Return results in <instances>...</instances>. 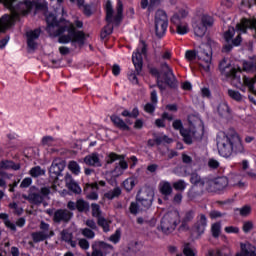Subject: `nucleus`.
I'll list each match as a JSON object with an SVG mask.
<instances>
[{"label": "nucleus", "mask_w": 256, "mask_h": 256, "mask_svg": "<svg viewBox=\"0 0 256 256\" xmlns=\"http://www.w3.org/2000/svg\"><path fill=\"white\" fill-rule=\"evenodd\" d=\"M46 31L50 37H59V43H85V34L81 31H75L73 23L65 20L57 21L53 14L46 15Z\"/></svg>", "instance_id": "1"}, {"label": "nucleus", "mask_w": 256, "mask_h": 256, "mask_svg": "<svg viewBox=\"0 0 256 256\" xmlns=\"http://www.w3.org/2000/svg\"><path fill=\"white\" fill-rule=\"evenodd\" d=\"M220 71L222 75L228 77L232 80L233 85L239 87L240 85H246L250 93L256 95L255 83H256V74L253 78L243 76L241 73V68H233L231 65L227 64V61H222L220 63ZM244 71H254L256 73V57L253 58L251 63L244 64ZM243 77V79H241Z\"/></svg>", "instance_id": "2"}, {"label": "nucleus", "mask_w": 256, "mask_h": 256, "mask_svg": "<svg viewBox=\"0 0 256 256\" xmlns=\"http://www.w3.org/2000/svg\"><path fill=\"white\" fill-rule=\"evenodd\" d=\"M0 3H4L5 7L11 11V15L5 14L0 18V33H5L15 23V19L19 18V15H27L33 7L31 1L22 2L17 6H13L15 0H0Z\"/></svg>", "instance_id": "3"}, {"label": "nucleus", "mask_w": 256, "mask_h": 256, "mask_svg": "<svg viewBox=\"0 0 256 256\" xmlns=\"http://www.w3.org/2000/svg\"><path fill=\"white\" fill-rule=\"evenodd\" d=\"M216 141L221 157H231L233 153H245V147L237 133L227 136L224 132H220Z\"/></svg>", "instance_id": "4"}, {"label": "nucleus", "mask_w": 256, "mask_h": 256, "mask_svg": "<svg viewBox=\"0 0 256 256\" xmlns=\"http://www.w3.org/2000/svg\"><path fill=\"white\" fill-rule=\"evenodd\" d=\"M187 61H196L200 71L209 73L213 67V50H211V45L201 44L199 50H187L185 53Z\"/></svg>", "instance_id": "5"}, {"label": "nucleus", "mask_w": 256, "mask_h": 256, "mask_svg": "<svg viewBox=\"0 0 256 256\" xmlns=\"http://www.w3.org/2000/svg\"><path fill=\"white\" fill-rule=\"evenodd\" d=\"M237 29V36L233 40V37H235V28L230 27L228 28V31L225 32L224 38L227 43H231L234 45V47H239L241 45V33H247V29H254V37L256 38V19H242L239 24L236 26Z\"/></svg>", "instance_id": "6"}, {"label": "nucleus", "mask_w": 256, "mask_h": 256, "mask_svg": "<svg viewBox=\"0 0 256 256\" xmlns=\"http://www.w3.org/2000/svg\"><path fill=\"white\" fill-rule=\"evenodd\" d=\"M192 22L194 23V35H196V37H203L205 33H207V27L213 25V17L200 10L196 13Z\"/></svg>", "instance_id": "7"}, {"label": "nucleus", "mask_w": 256, "mask_h": 256, "mask_svg": "<svg viewBox=\"0 0 256 256\" xmlns=\"http://www.w3.org/2000/svg\"><path fill=\"white\" fill-rule=\"evenodd\" d=\"M162 72L164 73V82L161 78V73L156 68H152L150 70L151 75L157 77V85L160 91L165 89L166 85H173V81H175V75L173 74V69L169 67L167 63L162 64Z\"/></svg>", "instance_id": "8"}, {"label": "nucleus", "mask_w": 256, "mask_h": 256, "mask_svg": "<svg viewBox=\"0 0 256 256\" xmlns=\"http://www.w3.org/2000/svg\"><path fill=\"white\" fill-rule=\"evenodd\" d=\"M188 15L189 12L187 10L181 9L171 17V23L178 35H187L189 33V24L185 22V17Z\"/></svg>", "instance_id": "9"}, {"label": "nucleus", "mask_w": 256, "mask_h": 256, "mask_svg": "<svg viewBox=\"0 0 256 256\" xmlns=\"http://www.w3.org/2000/svg\"><path fill=\"white\" fill-rule=\"evenodd\" d=\"M105 12L106 21L108 23H120L121 19H123V2L118 0L115 12V10H113V3L108 0L105 4Z\"/></svg>", "instance_id": "10"}, {"label": "nucleus", "mask_w": 256, "mask_h": 256, "mask_svg": "<svg viewBox=\"0 0 256 256\" xmlns=\"http://www.w3.org/2000/svg\"><path fill=\"white\" fill-rule=\"evenodd\" d=\"M179 225V212L173 211L167 213L161 220V229L163 233H173L175 228Z\"/></svg>", "instance_id": "11"}, {"label": "nucleus", "mask_w": 256, "mask_h": 256, "mask_svg": "<svg viewBox=\"0 0 256 256\" xmlns=\"http://www.w3.org/2000/svg\"><path fill=\"white\" fill-rule=\"evenodd\" d=\"M169 27V19L167 13L163 10H158L155 14L154 29L157 37H163L167 33Z\"/></svg>", "instance_id": "12"}, {"label": "nucleus", "mask_w": 256, "mask_h": 256, "mask_svg": "<svg viewBox=\"0 0 256 256\" xmlns=\"http://www.w3.org/2000/svg\"><path fill=\"white\" fill-rule=\"evenodd\" d=\"M172 127L177 131H180V135L183 137L184 142H186L187 145H191V143H193V139L197 138V131L184 129L183 122L179 119L173 121Z\"/></svg>", "instance_id": "13"}, {"label": "nucleus", "mask_w": 256, "mask_h": 256, "mask_svg": "<svg viewBox=\"0 0 256 256\" xmlns=\"http://www.w3.org/2000/svg\"><path fill=\"white\" fill-rule=\"evenodd\" d=\"M155 197V192L152 188H144L140 190L137 194L136 201L144 207V209H149L153 204V198Z\"/></svg>", "instance_id": "14"}, {"label": "nucleus", "mask_w": 256, "mask_h": 256, "mask_svg": "<svg viewBox=\"0 0 256 256\" xmlns=\"http://www.w3.org/2000/svg\"><path fill=\"white\" fill-rule=\"evenodd\" d=\"M145 51H147V47L144 43L140 44L137 48L136 52L132 55V62L137 71V73H141V69L143 67V56L145 55Z\"/></svg>", "instance_id": "15"}, {"label": "nucleus", "mask_w": 256, "mask_h": 256, "mask_svg": "<svg viewBox=\"0 0 256 256\" xmlns=\"http://www.w3.org/2000/svg\"><path fill=\"white\" fill-rule=\"evenodd\" d=\"M64 169H65V162H63V160L59 158L54 159L52 162V165L49 168L50 178L59 179Z\"/></svg>", "instance_id": "16"}, {"label": "nucleus", "mask_w": 256, "mask_h": 256, "mask_svg": "<svg viewBox=\"0 0 256 256\" xmlns=\"http://www.w3.org/2000/svg\"><path fill=\"white\" fill-rule=\"evenodd\" d=\"M229 185V181L225 177L216 178L214 180H208L206 190L207 191H223L225 187Z\"/></svg>", "instance_id": "17"}, {"label": "nucleus", "mask_w": 256, "mask_h": 256, "mask_svg": "<svg viewBox=\"0 0 256 256\" xmlns=\"http://www.w3.org/2000/svg\"><path fill=\"white\" fill-rule=\"evenodd\" d=\"M53 184L51 186V188L49 187H43L41 188V194L43 195V197H47V195H50V193H61L62 195L65 194V190H63V181L59 180V178L57 179H52Z\"/></svg>", "instance_id": "18"}, {"label": "nucleus", "mask_w": 256, "mask_h": 256, "mask_svg": "<svg viewBox=\"0 0 256 256\" xmlns=\"http://www.w3.org/2000/svg\"><path fill=\"white\" fill-rule=\"evenodd\" d=\"M92 249V256H105L104 253H107V251H113V246L105 242H95Z\"/></svg>", "instance_id": "19"}, {"label": "nucleus", "mask_w": 256, "mask_h": 256, "mask_svg": "<svg viewBox=\"0 0 256 256\" xmlns=\"http://www.w3.org/2000/svg\"><path fill=\"white\" fill-rule=\"evenodd\" d=\"M207 229V217L205 214H200L197 218V222L194 225L193 231L196 233L197 237H201Z\"/></svg>", "instance_id": "20"}, {"label": "nucleus", "mask_w": 256, "mask_h": 256, "mask_svg": "<svg viewBox=\"0 0 256 256\" xmlns=\"http://www.w3.org/2000/svg\"><path fill=\"white\" fill-rule=\"evenodd\" d=\"M39 35H41V31L39 29L30 30L26 33L29 49H37V40L39 39Z\"/></svg>", "instance_id": "21"}, {"label": "nucleus", "mask_w": 256, "mask_h": 256, "mask_svg": "<svg viewBox=\"0 0 256 256\" xmlns=\"http://www.w3.org/2000/svg\"><path fill=\"white\" fill-rule=\"evenodd\" d=\"M73 213L67 209H59L54 213L55 223H61V221L67 222L71 220Z\"/></svg>", "instance_id": "22"}, {"label": "nucleus", "mask_w": 256, "mask_h": 256, "mask_svg": "<svg viewBox=\"0 0 256 256\" xmlns=\"http://www.w3.org/2000/svg\"><path fill=\"white\" fill-rule=\"evenodd\" d=\"M84 191L86 193L87 199H91L92 201H96V199H99V194L97 193V191H99V184H87Z\"/></svg>", "instance_id": "23"}, {"label": "nucleus", "mask_w": 256, "mask_h": 256, "mask_svg": "<svg viewBox=\"0 0 256 256\" xmlns=\"http://www.w3.org/2000/svg\"><path fill=\"white\" fill-rule=\"evenodd\" d=\"M117 160H119V163L117 166L120 167V169L126 171V169L129 168V164H127V161H125L123 156H119L115 153H110L107 157L108 164L114 163V161H117Z\"/></svg>", "instance_id": "24"}, {"label": "nucleus", "mask_w": 256, "mask_h": 256, "mask_svg": "<svg viewBox=\"0 0 256 256\" xmlns=\"http://www.w3.org/2000/svg\"><path fill=\"white\" fill-rule=\"evenodd\" d=\"M241 252H238L236 256H256V248L251 243H241Z\"/></svg>", "instance_id": "25"}, {"label": "nucleus", "mask_w": 256, "mask_h": 256, "mask_svg": "<svg viewBox=\"0 0 256 256\" xmlns=\"http://www.w3.org/2000/svg\"><path fill=\"white\" fill-rule=\"evenodd\" d=\"M83 161L90 167H101V158H99V154L97 153L87 155Z\"/></svg>", "instance_id": "26"}, {"label": "nucleus", "mask_w": 256, "mask_h": 256, "mask_svg": "<svg viewBox=\"0 0 256 256\" xmlns=\"http://www.w3.org/2000/svg\"><path fill=\"white\" fill-rule=\"evenodd\" d=\"M65 183H66V187L73 193H77V194L81 193V187H79V184L74 182L73 177H71L70 174H66Z\"/></svg>", "instance_id": "27"}, {"label": "nucleus", "mask_w": 256, "mask_h": 256, "mask_svg": "<svg viewBox=\"0 0 256 256\" xmlns=\"http://www.w3.org/2000/svg\"><path fill=\"white\" fill-rule=\"evenodd\" d=\"M158 189L164 197H169L173 193V187L171 186V183L168 181H161L158 185Z\"/></svg>", "instance_id": "28"}, {"label": "nucleus", "mask_w": 256, "mask_h": 256, "mask_svg": "<svg viewBox=\"0 0 256 256\" xmlns=\"http://www.w3.org/2000/svg\"><path fill=\"white\" fill-rule=\"evenodd\" d=\"M190 181L196 187H201L202 189H207V183L209 182V179L201 178V176H198L197 174H192Z\"/></svg>", "instance_id": "29"}, {"label": "nucleus", "mask_w": 256, "mask_h": 256, "mask_svg": "<svg viewBox=\"0 0 256 256\" xmlns=\"http://www.w3.org/2000/svg\"><path fill=\"white\" fill-rule=\"evenodd\" d=\"M22 197L23 199H26V201H29V203H32V205H41L44 199L39 193H30L28 196L23 194Z\"/></svg>", "instance_id": "30"}, {"label": "nucleus", "mask_w": 256, "mask_h": 256, "mask_svg": "<svg viewBox=\"0 0 256 256\" xmlns=\"http://www.w3.org/2000/svg\"><path fill=\"white\" fill-rule=\"evenodd\" d=\"M217 112L220 115V117H223L224 119H229V117H231V109L229 108V105H227L226 102H221L218 105Z\"/></svg>", "instance_id": "31"}, {"label": "nucleus", "mask_w": 256, "mask_h": 256, "mask_svg": "<svg viewBox=\"0 0 256 256\" xmlns=\"http://www.w3.org/2000/svg\"><path fill=\"white\" fill-rule=\"evenodd\" d=\"M194 217H195V212H193V211L186 212V214L182 220V225H181L180 229L182 231H189V225L187 223L193 221Z\"/></svg>", "instance_id": "32"}, {"label": "nucleus", "mask_w": 256, "mask_h": 256, "mask_svg": "<svg viewBox=\"0 0 256 256\" xmlns=\"http://www.w3.org/2000/svg\"><path fill=\"white\" fill-rule=\"evenodd\" d=\"M139 183V180L135 176H131L123 181L122 185L126 191H133L135 185Z\"/></svg>", "instance_id": "33"}, {"label": "nucleus", "mask_w": 256, "mask_h": 256, "mask_svg": "<svg viewBox=\"0 0 256 256\" xmlns=\"http://www.w3.org/2000/svg\"><path fill=\"white\" fill-rule=\"evenodd\" d=\"M111 121L116 127H118V129H121L122 131H129L128 125L120 117L113 115L111 116Z\"/></svg>", "instance_id": "34"}, {"label": "nucleus", "mask_w": 256, "mask_h": 256, "mask_svg": "<svg viewBox=\"0 0 256 256\" xmlns=\"http://www.w3.org/2000/svg\"><path fill=\"white\" fill-rule=\"evenodd\" d=\"M151 101L153 104L148 103L144 106V111H146V113H153V111H155V105H157V92L156 91L151 92Z\"/></svg>", "instance_id": "35"}, {"label": "nucleus", "mask_w": 256, "mask_h": 256, "mask_svg": "<svg viewBox=\"0 0 256 256\" xmlns=\"http://www.w3.org/2000/svg\"><path fill=\"white\" fill-rule=\"evenodd\" d=\"M0 219H2L4 221V225L8 229H10L11 231H17V227L15 226V223H13V222H11V220H9V215H7L6 213H1Z\"/></svg>", "instance_id": "36"}, {"label": "nucleus", "mask_w": 256, "mask_h": 256, "mask_svg": "<svg viewBox=\"0 0 256 256\" xmlns=\"http://www.w3.org/2000/svg\"><path fill=\"white\" fill-rule=\"evenodd\" d=\"M230 184L233 187H237L238 189H243L244 187H247V183L241 181V177L235 175L230 179Z\"/></svg>", "instance_id": "37"}, {"label": "nucleus", "mask_w": 256, "mask_h": 256, "mask_svg": "<svg viewBox=\"0 0 256 256\" xmlns=\"http://www.w3.org/2000/svg\"><path fill=\"white\" fill-rule=\"evenodd\" d=\"M143 209L146 208L143 207V205L139 204L137 200L135 202H132L129 207L131 215H137V213H139V211H143Z\"/></svg>", "instance_id": "38"}, {"label": "nucleus", "mask_w": 256, "mask_h": 256, "mask_svg": "<svg viewBox=\"0 0 256 256\" xmlns=\"http://www.w3.org/2000/svg\"><path fill=\"white\" fill-rule=\"evenodd\" d=\"M0 169H14V171H18L20 169L19 164H15L11 161H2L0 162Z\"/></svg>", "instance_id": "39"}, {"label": "nucleus", "mask_w": 256, "mask_h": 256, "mask_svg": "<svg viewBox=\"0 0 256 256\" xmlns=\"http://www.w3.org/2000/svg\"><path fill=\"white\" fill-rule=\"evenodd\" d=\"M42 145L43 147H55V145H57V140L51 136H44L42 138Z\"/></svg>", "instance_id": "40"}, {"label": "nucleus", "mask_w": 256, "mask_h": 256, "mask_svg": "<svg viewBox=\"0 0 256 256\" xmlns=\"http://www.w3.org/2000/svg\"><path fill=\"white\" fill-rule=\"evenodd\" d=\"M68 169L74 175H79V173H81V166H79V164L76 161H70L68 163Z\"/></svg>", "instance_id": "41"}, {"label": "nucleus", "mask_w": 256, "mask_h": 256, "mask_svg": "<svg viewBox=\"0 0 256 256\" xmlns=\"http://www.w3.org/2000/svg\"><path fill=\"white\" fill-rule=\"evenodd\" d=\"M47 233H43L42 231L40 232H34L32 233V239L34 243H39L41 241H45L47 239Z\"/></svg>", "instance_id": "42"}, {"label": "nucleus", "mask_w": 256, "mask_h": 256, "mask_svg": "<svg viewBox=\"0 0 256 256\" xmlns=\"http://www.w3.org/2000/svg\"><path fill=\"white\" fill-rule=\"evenodd\" d=\"M121 195V188L116 187L113 190H110L104 194L106 199H115V197H119Z\"/></svg>", "instance_id": "43"}, {"label": "nucleus", "mask_w": 256, "mask_h": 256, "mask_svg": "<svg viewBox=\"0 0 256 256\" xmlns=\"http://www.w3.org/2000/svg\"><path fill=\"white\" fill-rule=\"evenodd\" d=\"M183 254L185 256H195L197 255V250H195L191 244H185L183 248Z\"/></svg>", "instance_id": "44"}, {"label": "nucleus", "mask_w": 256, "mask_h": 256, "mask_svg": "<svg viewBox=\"0 0 256 256\" xmlns=\"http://www.w3.org/2000/svg\"><path fill=\"white\" fill-rule=\"evenodd\" d=\"M63 241L70 243L71 247H75V242L72 241L73 234L69 233L67 230L62 231L61 233Z\"/></svg>", "instance_id": "45"}, {"label": "nucleus", "mask_w": 256, "mask_h": 256, "mask_svg": "<svg viewBox=\"0 0 256 256\" xmlns=\"http://www.w3.org/2000/svg\"><path fill=\"white\" fill-rule=\"evenodd\" d=\"M228 95L231 99H233L234 101H242L243 100V95H241V93L239 91L236 90H228Z\"/></svg>", "instance_id": "46"}, {"label": "nucleus", "mask_w": 256, "mask_h": 256, "mask_svg": "<svg viewBox=\"0 0 256 256\" xmlns=\"http://www.w3.org/2000/svg\"><path fill=\"white\" fill-rule=\"evenodd\" d=\"M173 188L175 191H183L184 189H187V183L185 180H178L173 183Z\"/></svg>", "instance_id": "47"}, {"label": "nucleus", "mask_w": 256, "mask_h": 256, "mask_svg": "<svg viewBox=\"0 0 256 256\" xmlns=\"http://www.w3.org/2000/svg\"><path fill=\"white\" fill-rule=\"evenodd\" d=\"M40 229H41L42 233H46L47 234V237L53 236V231L49 227V224L45 223L44 221H42L40 223Z\"/></svg>", "instance_id": "48"}, {"label": "nucleus", "mask_w": 256, "mask_h": 256, "mask_svg": "<svg viewBox=\"0 0 256 256\" xmlns=\"http://www.w3.org/2000/svg\"><path fill=\"white\" fill-rule=\"evenodd\" d=\"M111 222L107 221V219L103 218V217H99L98 218V225L100 227H102L103 231H105V233H107L109 231V225Z\"/></svg>", "instance_id": "49"}, {"label": "nucleus", "mask_w": 256, "mask_h": 256, "mask_svg": "<svg viewBox=\"0 0 256 256\" xmlns=\"http://www.w3.org/2000/svg\"><path fill=\"white\" fill-rule=\"evenodd\" d=\"M211 231L213 237H219V235H221V223L217 222L212 224Z\"/></svg>", "instance_id": "50"}, {"label": "nucleus", "mask_w": 256, "mask_h": 256, "mask_svg": "<svg viewBox=\"0 0 256 256\" xmlns=\"http://www.w3.org/2000/svg\"><path fill=\"white\" fill-rule=\"evenodd\" d=\"M45 173V170L41 169L39 166L30 169L31 177H41Z\"/></svg>", "instance_id": "51"}, {"label": "nucleus", "mask_w": 256, "mask_h": 256, "mask_svg": "<svg viewBox=\"0 0 256 256\" xmlns=\"http://www.w3.org/2000/svg\"><path fill=\"white\" fill-rule=\"evenodd\" d=\"M238 211L242 217H247L248 215H251V206H243L242 208H239Z\"/></svg>", "instance_id": "52"}, {"label": "nucleus", "mask_w": 256, "mask_h": 256, "mask_svg": "<svg viewBox=\"0 0 256 256\" xmlns=\"http://www.w3.org/2000/svg\"><path fill=\"white\" fill-rule=\"evenodd\" d=\"M76 209H78V211H85L86 209H89V204L84 200H78L76 202Z\"/></svg>", "instance_id": "53"}, {"label": "nucleus", "mask_w": 256, "mask_h": 256, "mask_svg": "<svg viewBox=\"0 0 256 256\" xmlns=\"http://www.w3.org/2000/svg\"><path fill=\"white\" fill-rule=\"evenodd\" d=\"M92 215L93 217H101V208L98 204H92Z\"/></svg>", "instance_id": "54"}, {"label": "nucleus", "mask_w": 256, "mask_h": 256, "mask_svg": "<svg viewBox=\"0 0 256 256\" xmlns=\"http://www.w3.org/2000/svg\"><path fill=\"white\" fill-rule=\"evenodd\" d=\"M121 239V231L120 230H116V232L110 236L109 241H111L112 243H117L118 241H120Z\"/></svg>", "instance_id": "55"}, {"label": "nucleus", "mask_w": 256, "mask_h": 256, "mask_svg": "<svg viewBox=\"0 0 256 256\" xmlns=\"http://www.w3.org/2000/svg\"><path fill=\"white\" fill-rule=\"evenodd\" d=\"M82 235H84V237H87V239H93L95 237V232H93V230L86 228L82 230Z\"/></svg>", "instance_id": "56"}, {"label": "nucleus", "mask_w": 256, "mask_h": 256, "mask_svg": "<svg viewBox=\"0 0 256 256\" xmlns=\"http://www.w3.org/2000/svg\"><path fill=\"white\" fill-rule=\"evenodd\" d=\"M253 229V223L251 221L244 222L243 231L244 233H249Z\"/></svg>", "instance_id": "57"}, {"label": "nucleus", "mask_w": 256, "mask_h": 256, "mask_svg": "<svg viewBox=\"0 0 256 256\" xmlns=\"http://www.w3.org/2000/svg\"><path fill=\"white\" fill-rule=\"evenodd\" d=\"M224 231L226 233H239V228L237 226H227L224 228Z\"/></svg>", "instance_id": "58"}, {"label": "nucleus", "mask_w": 256, "mask_h": 256, "mask_svg": "<svg viewBox=\"0 0 256 256\" xmlns=\"http://www.w3.org/2000/svg\"><path fill=\"white\" fill-rule=\"evenodd\" d=\"M31 183H33V180L31 178H25L21 182L20 187H22L23 189H27V187H29Z\"/></svg>", "instance_id": "59"}, {"label": "nucleus", "mask_w": 256, "mask_h": 256, "mask_svg": "<svg viewBox=\"0 0 256 256\" xmlns=\"http://www.w3.org/2000/svg\"><path fill=\"white\" fill-rule=\"evenodd\" d=\"M79 246L81 247V249H89V241L85 240V239H80L79 240Z\"/></svg>", "instance_id": "60"}, {"label": "nucleus", "mask_w": 256, "mask_h": 256, "mask_svg": "<svg viewBox=\"0 0 256 256\" xmlns=\"http://www.w3.org/2000/svg\"><path fill=\"white\" fill-rule=\"evenodd\" d=\"M219 217H223V214L221 212L213 210L210 212V218L211 219H219Z\"/></svg>", "instance_id": "61"}, {"label": "nucleus", "mask_w": 256, "mask_h": 256, "mask_svg": "<svg viewBox=\"0 0 256 256\" xmlns=\"http://www.w3.org/2000/svg\"><path fill=\"white\" fill-rule=\"evenodd\" d=\"M208 165L209 167H211V169H217V167H219V161L215 159H210Z\"/></svg>", "instance_id": "62"}, {"label": "nucleus", "mask_w": 256, "mask_h": 256, "mask_svg": "<svg viewBox=\"0 0 256 256\" xmlns=\"http://www.w3.org/2000/svg\"><path fill=\"white\" fill-rule=\"evenodd\" d=\"M240 165L242 167V171H247V169H249V160H242Z\"/></svg>", "instance_id": "63"}, {"label": "nucleus", "mask_w": 256, "mask_h": 256, "mask_svg": "<svg viewBox=\"0 0 256 256\" xmlns=\"http://www.w3.org/2000/svg\"><path fill=\"white\" fill-rule=\"evenodd\" d=\"M207 256H221V251H219V250H209Z\"/></svg>", "instance_id": "64"}]
</instances>
